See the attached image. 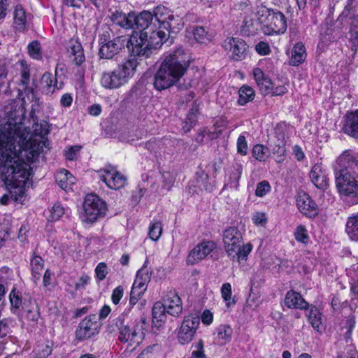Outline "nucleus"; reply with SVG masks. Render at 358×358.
Segmentation results:
<instances>
[{"label": "nucleus", "instance_id": "obj_24", "mask_svg": "<svg viewBox=\"0 0 358 358\" xmlns=\"http://www.w3.org/2000/svg\"><path fill=\"white\" fill-rule=\"evenodd\" d=\"M306 56V50L303 43L298 42L294 45L291 51L289 64L294 66H299L305 61Z\"/></svg>", "mask_w": 358, "mask_h": 358}, {"label": "nucleus", "instance_id": "obj_2", "mask_svg": "<svg viewBox=\"0 0 358 358\" xmlns=\"http://www.w3.org/2000/svg\"><path fill=\"white\" fill-rule=\"evenodd\" d=\"M154 13L144 10L138 15L130 13V29L134 31L129 38L131 44V55L149 57L154 51L159 48L168 40V34L161 29H153L151 23Z\"/></svg>", "mask_w": 358, "mask_h": 358}, {"label": "nucleus", "instance_id": "obj_29", "mask_svg": "<svg viewBox=\"0 0 358 358\" xmlns=\"http://www.w3.org/2000/svg\"><path fill=\"white\" fill-rule=\"evenodd\" d=\"M124 320L121 318L120 317H118V320L117 322V326L120 331V336L118 339L122 342H127L129 341L137 343V341L136 339V337L133 336V330L130 329V327L128 325L124 324Z\"/></svg>", "mask_w": 358, "mask_h": 358}, {"label": "nucleus", "instance_id": "obj_3", "mask_svg": "<svg viewBox=\"0 0 358 358\" xmlns=\"http://www.w3.org/2000/svg\"><path fill=\"white\" fill-rule=\"evenodd\" d=\"M341 169L335 170L336 184L339 192L358 203V155L345 150L337 159Z\"/></svg>", "mask_w": 358, "mask_h": 358}, {"label": "nucleus", "instance_id": "obj_49", "mask_svg": "<svg viewBox=\"0 0 358 358\" xmlns=\"http://www.w3.org/2000/svg\"><path fill=\"white\" fill-rule=\"evenodd\" d=\"M243 167L241 165L238 164L234 167V171L229 176V185L231 188L237 189L238 187L239 180L242 174Z\"/></svg>", "mask_w": 358, "mask_h": 358}, {"label": "nucleus", "instance_id": "obj_56", "mask_svg": "<svg viewBox=\"0 0 358 358\" xmlns=\"http://www.w3.org/2000/svg\"><path fill=\"white\" fill-rule=\"evenodd\" d=\"M350 43L351 44V50L356 54L358 48V29H350Z\"/></svg>", "mask_w": 358, "mask_h": 358}, {"label": "nucleus", "instance_id": "obj_9", "mask_svg": "<svg viewBox=\"0 0 358 358\" xmlns=\"http://www.w3.org/2000/svg\"><path fill=\"white\" fill-rule=\"evenodd\" d=\"M154 16L158 23L157 29L165 31L169 37V34L179 32L184 26L182 19L165 6H159L154 10Z\"/></svg>", "mask_w": 358, "mask_h": 358}, {"label": "nucleus", "instance_id": "obj_30", "mask_svg": "<svg viewBox=\"0 0 358 358\" xmlns=\"http://www.w3.org/2000/svg\"><path fill=\"white\" fill-rule=\"evenodd\" d=\"M255 96V92L250 86L244 85L238 90V99L237 103L238 106H245L251 102Z\"/></svg>", "mask_w": 358, "mask_h": 358}, {"label": "nucleus", "instance_id": "obj_27", "mask_svg": "<svg viewBox=\"0 0 358 358\" xmlns=\"http://www.w3.org/2000/svg\"><path fill=\"white\" fill-rule=\"evenodd\" d=\"M55 180L58 185L67 192L71 189V186L75 183L76 178L69 171L63 169L56 175Z\"/></svg>", "mask_w": 358, "mask_h": 358}, {"label": "nucleus", "instance_id": "obj_23", "mask_svg": "<svg viewBox=\"0 0 358 358\" xmlns=\"http://www.w3.org/2000/svg\"><path fill=\"white\" fill-rule=\"evenodd\" d=\"M166 313H181L182 311L180 298L175 292H170L164 299Z\"/></svg>", "mask_w": 358, "mask_h": 358}, {"label": "nucleus", "instance_id": "obj_37", "mask_svg": "<svg viewBox=\"0 0 358 358\" xmlns=\"http://www.w3.org/2000/svg\"><path fill=\"white\" fill-rule=\"evenodd\" d=\"M111 21L115 24L125 29H130L131 18L130 13L127 15L122 12L115 11L110 16Z\"/></svg>", "mask_w": 358, "mask_h": 358}, {"label": "nucleus", "instance_id": "obj_50", "mask_svg": "<svg viewBox=\"0 0 358 358\" xmlns=\"http://www.w3.org/2000/svg\"><path fill=\"white\" fill-rule=\"evenodd\" d=\"M294 237L298 242L307 243L309 240V236L306 227L303 225L298 226L294 232Z\"/></svg>", "mask_w": 358, "mask_h": 358}, {"label": "nucleus", "instance_id": "obj_6", "mask_svg": "<svg viewBox=\"0 0 358 358\" xmlns=\"http://www.w3.org/2000/svg\"><path fill=\"white\" fill-rule=\"evenodd\" d=\"M137 59H125L112 71L103 72L101 77V85L106 89H117L126 84L131 78L138 66Z\"/></svg>", "mask_w": 358, "mask_h": 358}, {"label": "nucleus", "instance_id": "obj_13", "mask_svg": "<svg viewBox=\"0 0 358 358\" xmlns=\"http://www.w3.org/2000/svg\"><path fill=\"white\" fill-rule=\"evenodd\" d=\"M200 317L198 315H189L183 320L177 334L178 342L181 345L190 343L200 324Z\"/></svg>", "mask_w": 358, "mask_h": 358}, {"label": "nucleus", "instance_id": "obj_41", "mask_svg": "<svg viewBox=\"0 0 358 358\" xmlns=\"http://www.w3.org/2000/svg\"><path fill=\"white\" fill-rule=\"evenodd\" d=\"M308 321L317 331L322 332L325 329V319L322 315H308Z\"/></svg>", "mask_w": 358, "mask_h": 358}, {"label": "nucleus", "instance_id": "obj_21", "mask_svg": "<svg viewBox=\"0 0 358 358\" xmlns=\"http://www.w3.org/2000/svg\"><path fill=\"white\" fill-rule=\"evenodd\" d=\"M150 280L148 270L145 266L137 271L136 279L133 283L131 291L143 295L147 289V282Z\"/></svg>", "mask_w": 358, "mask_h": 358}, {"label": "nucleus", "instance_id": "obj_51", "mask_svg": "<svg viewBox=\"0 0 358 358\" xmlns=\"http://www.w3.org/2000/svg\"><path fill=\"white\" fill-rule=\"evenodd\" d=\"M274 152L280 156H284L286 152L285 142L284 141V134H280L277 136V140L275 142V146L273 148Z\"/></svg>", "mask_w": 358, "mask_h": 358}, {"label": "nucleus", "instance_id": "obj_57", "mask_svg": "<svg viewBox=\"0 0 358 358\" xmlns=\"http://www.w3.org/2000/svg\"><path fill=\"white\" fill-rule=\"evenodd\" d=\"M237 151L241 155L248 153V144L245 136L240 135L237 140Z\"/></svg>", "mask_w": 358, "mask_h": 358}, {"label": "nucleus", "instance_id": "obj_15", "mask_svg": "<svg viewBox=\"0 0 358 358\" xmlns=\"http://www.w3.org/2000/svg\"><path fill=\"white\" fill-rule=\"evenodd\" d=\"M216 248V244L213 241H203L195 246L189 252L187 263L194 265L198 262L205 259Z\"/></svg>", "mask_w": 358, "mask_h": 358}, {"label": "nucleus", "instance_id": "obj_60", "mask_svg": "<svg viewBox=\"0 0 358 358\" xmlns=\"http://www.w3.org/2000/svg\"><path fill=\"white\" fill-rule=\"evenodd\" d=\"M80 145L71 146L67 150L65 151V157L69 160H75L77 158V155L81 149Z\"/></svg>", "mask_w": 358, "mask_h": 358}, {"label": "nucleus", "instance_id": "obj_58", "mask_svg": "<svg viewBox=\"0 0 358 358\" xmlns=\"http://www.w3.org/2000/svg\"><path fill=\"white\" fill-rule=\"evenodd\" d=\"M273 85L271 80L266 76L258 86L263 94H267L271 93Z\"/></svg>", "mask_w": 358, "mask_h": 358}, {"label": "nucleus", "instance_id": "obj_4", "mask_svg": "<svg viewBox=\"0 0 358 358\" xmlns=\"http://www.w3.org/2000/svg\"><path fill=\"white\" fill-rule=\"evenodd\" d=\"M189 58L178 48L166 55L154 78V86L162 91L175 85L189 67Z\"/></svg>", "mask_w": 358, "mask_h": 358}, {"label": "nucleus", "instance_id": "obj_20", "mask_svg": "<svg viewBox=\"0 0 358 358\" xmlns=\"http://www.w3.org/2000/svg\"><path fill=\"white\" fill-rule=\"evenodd\" d=\"M296 203L299 210L306 216L312 217L317 215V205L308 194L299 195Z\"/></svg>", "mask_w": 358, "mask_h": 358}, {"label": "nucleus", "instance_id": "obj_8", "mask_svg": "<svg viewBox=\"0 0 358 358\" xmlns=\"http://www.w3.org/2000/svg\"><path fill=\"white\" fill-rule=\"evenodd\" d=\"M111 30L107 28L99 36V49L98 55L100 59H110L127 47L131 53V44L126 36H120L111 39Z\"/></svg>", "mask_w": 358, "mask_h": 358}, {"label": "nucleus", "instance_id": "obj_46", "mask_svg": "<svg viewBox=\"0 0 358 358\" xmlns=\"http://www.w3.org/2000/svg\"><path fill=\"white\" fill-rule=\"evenodd\" d=\"M50 213L49 220L55 222L59 220L66 213V210L59 203H56L50 208Z\"/></svg>", "mask_w": 358, "mask_h": 358}, {"label": "nucleus", "instance_id": "obj_53", "mask_svg": "<svg viewBox=\"0 0 358 358\" xmlns=\"http://www.w3.org/2000/svg\"><path fill=\"white\" fill-rule=\"evenodd\" d=\"M192 346L195 348L191 354V358H207L204 352V344L202 340L194 343Z\"/></svg>", "mask_w": 358, "mask_h": 358}, {"label": "nucleus", "instance_id": "obj_48", "mask_svg": "<svg viewBox=\"0 0 358 358\" xmlns=\"http://www.w3.org/2000/svg\"><path fill=\"white\" fill-rule=\"evenodd\" d=\"M28 52L29 56L34 59L39 60L42 58V54L41 51V45L40 43L37 41H34L31 42L28 46Z\"/></svg>", "mask_w": 358, "mask_h": 358}, {"label": "nucleus", "instance_id": "obj_10", "mask_svg": "<svg viewBox=\"0 0 358 358\" xmlns=\"http://www.w3.org/2000/svg\"><path fill=\"white\" fill-rule=\"evenodd\" d=\"M83 208L87 222H94L98 219L103 217L107 212L106 203L97 195L87 194L85 196Z\"/></svg>", "mask_w": 358, "mask_h": 358}, {"label": "nucleus", "instance_id": "obj_45", "mask_svg": "<svg viewBox=\"0 0 358 358\" xmlns=\"http://www.w3.org/2000/svg\"><path fill=\"white\" fill-rule=\"evenodd\" d=\"M163 228L162 224L160 221L155 220L149 227V236L153 241H157L162 234Z\"/></svg>", "mask_w": 358, "mask_h": 358}, {"label": "nucleus", "instance_id": "obj_38", "mask_svg": "<svg viewBox=\"0 0 358 358\" xmlns=\"http://www.w3.org/2000/svg\"><path fill=\"white\" fill-rule=\"evenodd\" d=\"M194 39L199 43H208L213 40V34L207 31L203 27H196L193 31Z\"/></svg>", "mask_w": 358, "mask_h": 358}, {"label": "nucleus", "instance_id": "obj_34", "mask_svg": "<svg viewBox=\"0 0 358 358\" xmlns=\"http://www.w3.org/2000/svg\"><path fill=\"white\" fill-rule=\"evenodd\" d=\"M346 232L351 240L358 241V213L348 218Z\"/></svg>", "mask_w": 358, "mask_h": 358}, {"label": "nucleus", "instance_id": "obj_63", "mask_svg": "<svg viewBox=\"0 0 358 358\" xmlns=\"http://www.w3.org/2000/svg\"><path fill=\"white\" fill-rule=\"evenodd\" d=\"M90 277L87 274L82 275L78 282L75 284V288L76 290L85 289L87 285L89 284Z\"/></svg>", "mask_w": 358, "mask_h": 358}, {"label": "nucleus", "instance_id": "obj_7", "mask_svg": "<svg viewBox=\"0 0 358 358\" xmlns=\"http://www.w3.org/2000/svg\"><path fill=\"white\" fill-rule=\"evenodd\" d=\"M257 14L265 35H281L285 33L287 22L285 15L281 11L262 6L258 8Z\"/></svg>", "mask_w": 358, "mask_h": 358}, {"label": "nucleus", "instance_id": "obj_14", "mask_svg": "<svg viewBox=\"0 0 358 358\" xmlns=\"http://www.w3.org/2000/svg\"><path fill=\"white\" fill-rule=\"evenodd\" d=\"M99 173L101 180L110 189H119L127 183L126 177L110 165L99 171Z\"/></svg>", "mask_w": 358, "mask_h": 358}, {"label": "nucleus", "instance_id": "obj_25", "mask_svg": "<svg viewBox=\"0 0 358 358\" xmlns=\"http://www.w3.org/2000/svg\"><path fill=\"white\" fill-rule=\"evenodd\" d=\"M41 83L43 92L46 94H52L55 89L59 90L62 87V83L58 85L57 80L53 77L50 72H45L41 79Z\"/></svg>", "mask_w": 358, "mask_h": 358}, {"label": "nucleus", "instance_id": "obj_1", "mask_svg": "<svg viewBox=\"0 0 358 358\" xmlns=\"http://www.w3.org/2000/svg\"><path fill=\"white\" fill-rule=\"evenodd\" d=\"M17 113L24 116L23 108H18L14 117L0 124V177L9 192L0 199L3 205L8 203L10 197L15 201L21 200L31 176L30 164L46 146V141H27L22 118L17 117Z\"/></svg>", "mask_w": 358, "mask_h": 358}, {"label": "nucleus", "instance_id": "obj_11", "mask_svg": "<svg viewBox=\"0 0 358 358\" xmlns=\"http://www.w3.org/2000/svg\"><path fill=\"white\" fill-rule=\"evenodd\" d=\"M108 315H89L79 324L76 336L80 341L92 338L99 333L101 323L99 320L105 319Z\"/></svg>", "mask_w": 358, "mask_h": 358}, {"label": "nucleus", "instance_id": "obj_42", "mask_svg": "<svg viewBox=\"0 0 358 358\" xmlns=\"http://www.w3.org/2000/svg\"><path fill=\"white\" fill-rule=\"evenodd\" d=\"M221 294L223 300L226 303V306L228 308V310L230 311L229 309L231 306L235 305V300H231V286L229 283H224L222 285L221 288Z\"/></svg>", "mask_w": 358, "mask_h": 358}, {"label": "nucleus", "instance_id": "obj_59", "mask_svg": "<svg viewBox=\"0 0 358 358\" xmlns=\"http://www.w3.org/2000/svg\"><path fill=\"white\" fill-rule=\"evenodd\" d=\"M95 273L99 281L103 280L108 273L106 264L103 262L99 263L95 268Z\"/></svg>", "mask_w": 358, "mask_h": 358}, {"label": "nucleus", "instance_id": "obj_35", "mask_svg": "<svg viewBox=\"0 0 358 358\" xmlns=\"http://www.w3.org/2000/svg\"><path fill=\"white\" fill-rule=\"evenodd\" d=\"M149 327L148 318L141 317L140 320L133 327V336L136 337L137 343H139L144 338L145 331Z\"/></svg>", "mask_w": 358, "mask_h": 358}, {"label": "nucleus", "instance_id": "obj_40", "mask_svg": "<svg viewBox=\"0 0 358 358\" xmlns=\"http://www.w3.org/2000/svg\"><path fill=\"white\" fill-rule=\"evenodd\" d=\"M357 6V3L355 0H348L347 5L345 6L342 13L338 17L336 22H339L341 21V23H343V21L345 18H352L354 17L356 13L355 8Z\"/></svg>", "mask_w": 358, "mask_h": 358}, {"label": "nucleus", "instance_id": "obj_64", "mask_svg": "<svg viewBox=\"0 0 358 358\" xmlns=\"http://www.w3.org/2000/svg\"><path fill=\"white\" fill-rule=\"evenodd\" d=\"M241 31L248 36L252 34L255 32L252 20H248L245 19L242 25Z\"/></svg>", "mask_w": 358, "mask_h": 358}, {"label": "nucleus", "instance_id": "obj_26", "mask_svg": "<svg viewBox=\"0 0 358 358\" xmlns=\"http://www.w3.org/2000/svg\"><path fill=\"white\" fill-rule=\"evenodd\" d=\"M31 279L34 284H37L41 276V272L44 268V261L42 257L33 252L30 260Z\"/></svg>", "mask_w": 358, "mask_h": 358}, {"label": "nucleus", "instance_id": "obj_55", "mask_svg": "<svg viewBox=\"0 0 358 358\" xmlns=\"http://www.w3.org/2000/svg\"><path fill=\"white\" fill-rule=\"evenodd\" d=\"M271 191V185L266 180H263L257 184L256 189V195L259 197L265 196Z\"/></svg>", "mask_w": 358, "mask_h": 358}, {"label": "nucleus", "instance_id": "obj_36", "mask_svg": "<svg viewBox=\"0 0 358 358\" xmlns=\"http://www.w3.org/2000/svg\"><path fill=\"white\" fill-rule=\"evenodd\" d=\"M199 114V107L197 105L194 104L187 115L186 119L184 121L182 130L185 133L189 132L191 129L195 126L197 122V116Z\"/></svg>", "mask_w": 358, "mask_h": 358}, {"label": "nucleus", "instance_id": "obj_32", "mask_svg": "<svg viewBox=\"0 0 358 358\" xmlns=\"http://www.w3.org/2000/svg\"><path fill=\"white\" fill-rule=\"evenodd\" d=\"M14 24L17 30L23 31L26 29L27 16L21 5H17L14 10Z\"/></svg>", "mask_w": 358, "mask_h": 358}, {"label": "nucleus", "instance_id": "obj_5", "mask_svg": "<svg viewBox=\"0 0 358 358\" xmlns=\"http://www.w3.org/2000/svg\"><path fill=\"white\" fill-rule=\"evenodd\" d=\"M222 240L225 251L233 261L246 260L252 251V245L250 243L243 244V234L238 227L225 229L222 233Z\"/></svg>", "mask_w": 358, "mask_h": 358}, {"label": "nucleus", "instance_id": "obj_43", "mask_svg": "<svg viewBox=\"0 0 358 358\" xmlns=\"http://www.w3.org/2000/svg\"><path fill=\"white\" fill-rule=\"evenodd\" d=\"M252 153L253 157L259 162H264L269 155L268 148L261 144L254 145Z\"/></svg>", "mask_w": 358, "mask_h": 358}, {"label": "nucleus", "instance_id": "obj_52", "mask_svg": "<svg viewBox=\"0 0 358 358\" xmlns=\"http://www.w3.org/2000/svg\"><path fill=\"white\" fill-rule=\"evenodd\" d=\"M34 134L41 138H44L49 134V128L46 122L35 123L33 126Z\"/></svg>", "mask_w": 358, "mask_h": 358}, {"label": "nucleus", "instance_id": "obj_22", "mask_svg": "<svg viewBox=\"0 0 358 358\" xmlns=\"http://www.w3.org/2000/svg\"><path fill=\"white\" fill-rule=\"evenodd\" d=\"M285 303L289 308L300 310L306 309L308 306V303L304 300L301 294L294 291L287 292Z\"/></svg>", "mask_w": 358, "mask_h": 358}, {"label": "nucleus", "instance_id": "obj_44", "mask_svg": "<svg viewBox=\"0 0 358 358\" xmlns=\"http://www.w3.org/2000/svg\"><path fill=\"white\" fill-rule=\"evenodd\" d=\"M166 315H149L148 321L149 322L152 321L151 328L154 333L159 330L164 324L166 322Z\"/></svg>", "mask_w": 358, "mask_h": 358}, {"label": "nucleus", "instance_id": "obj_33", "mask_svg": "<svg viewBox=\"0 0 358 358\" xmlns=\"http://www.w3.org/2000/svg\"><path fill=\"white\" fill-rule=\"evenodd\" d=\"M233 330L227 325H221L216 330L215 339L217 344L220 345H224L229 343L231 340Z\"/></svg>", "mask_w": 358, "mask_h": 358}, {"label": "nucleus", "instance_id": "obj_47", "mask_svg": "<svg viewBox=\"0 0 358 358\" xmlns=\"http://www.w3.org/2000/svg\"><path fill=\"white\" fill-rule=\"evenodd\" d=\"M10 231V219L4 218L0 224V248L2 246L3 243L8 238Z\"/></svg>", "mask_w": 358, "mask_h": 358}, {"label": "nucleus", "instance_id": "obj_39", "mask_svg": "<svg viewBox=\"0 0 358 358\" xmlns=\"http://www.w3.org/2000/svg\"><path fill=\"white\" fill-rule=\"evenodd\" d=\"M197 182L199 186L203 187L207 192H212L214 189V185L210 182L209 180V173L206 170H201L196 173Z\"/></svg>", "mask_w": 358, "mask_h": 358}, {"label": "nucleus", "instance_id": "obj_12", "mask_svg": "<svg viewBox=\"0 0 358 358\" xmlns=\"http://www.w3.org/2000/svg\"><path fill=\"white\" fill-rule=\"evenodd\" d=\"M222 48L234 61H242L248 54V45L240 38L227 37L222 43Z\"/></svg>", "mask_w": 358, "mask_h": 358}, {"label": "nucleus", "instance_id": "obj_28", "mask_svg": "<svg viewBox=\"0 0 358 358\" xmlns=\"http://www.w3.org/2000/svg\"><path fill=\"white\" fill-rule=\"evenodd\" d=\"M13 67L11 59L0 58V89L6 84L9 83L8 78L11 69Z\"/></svg>", "mask_w": 358, "mask_h": 358}, {"label": "nucleus", "instance_id": "obj_16", "mask_svg": "<svg viewBox=\"0 0 358 358\" xmlns=\"http://www.w3.org/2000/svg\"><path fill=\"white\" fill-rule=\"evenodd\" d=\"M341 22L332 24H325L321 27L320 41L324 45H329L332 42L340 39L343 36V27Z\"/></svg>", "mask_w": 358, "mask_h": 358}, {"label": "nucleus", "instance_id": "obj_54", "mask_svg": "<svg viewBox=\"0 0 358 358\" xmlns=\"http://www.w3.org/2000/svg\"><path fill=\"white\" fill-rule=\"evenodd\" d=\"M9 299L11 306L14 308H18L22 304L21 293L13 288L9 294Z\"/></svg>", "mask_w": 358, "mask_h": 358}, {"label": "nucleus", "instance_id": "obj_61", "mask_svg": "<svg viewBox=\"0 0 358 358\" xmlns=\"http://www.w3.org/2000/svg\"><path fill=\"white\" fill-rule=\"evenodd\" d=\"M255 50L261 55H267L271 52L268 43L264 41L258 43L255 46Z\"/></svg>", "mask_w": 358, "mask_h": 358}, {"label": "nucleus", "instance_id": "obj_62", "mask_svg": "<svg viewBox=\"0 0 358 358\" xmlns=\"http://www.w3.org/2000/svg\"><path fill=\"white\" fill-rule=\"evenodd\" d=\"M124 289L122 286L115 287L112 293L111 300L115 305L119 303L120 299L123 296Z\"/></svg>", "mask_w": 358, "mask_h": 358}, {"label": "nucleus", "instance_id": "obj_17", "mask_svg": "<svg viewBox=\"0 0 358 358\" xmlns=\"http://www.w3.org/2000/svg\"><path fill=\"white\" fill-rule=\"evenodd\" d=\"M310 178L313 184L318 189L324 190L329 186L327 170L322 164H315L310 171Z\"/></svg>", "mask_w": 358, "mask_h": 358}, {"label": "nucleus", "instance_id": "obj_19", "mask_svg": "<svg viewBox=\"0 0 358 358\" xmlns=\"http://www.w3.org/2000/svg\"><path fill=\"white\" fill-rule=\"evenodd\" d=\"M68 57L76 66H80L85 61L84 50L81 43L74 39H71L66 46Z\"/></svg>", "mask_w": 358, "mask_h": 358}, {"label": "nucleus", "instance_id": "obj_31", "mask_svg": "<svg viewBox=\"0 0 358 358\" xmlns=\"http://www.w3.org/2000/svg\"><path fill=\"white\" fill-rule=\"evenodd\" d=\"M20 65V85L22 86L25 92H32L33 89L29 87L30 83V69L25 61L19 62Z\"/></svg>", "mask_w": 358, "mask_h": 358}, {"label": "nucleus", "instance_id": "obj_18", "mask_svg": "<svg viewBox=\"0 0 358 358\" xmlns=\"http://www.w3.org/2000/svg\"><path fill=\"white\" fill-rule=\"evenodd\" d=\"M342 129L345 134L358 140V109L345 114Z\"/></svg>", "mask_w": 358, "mask_h": 358}]
</instances>
